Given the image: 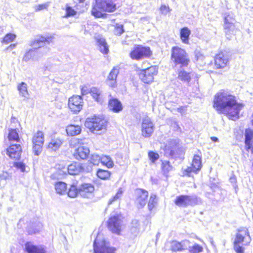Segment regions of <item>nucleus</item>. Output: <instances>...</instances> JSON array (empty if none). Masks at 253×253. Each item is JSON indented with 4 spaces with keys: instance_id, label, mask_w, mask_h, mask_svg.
I'll use <instances>...</instances> for the list:
<instances>
[{
    "instance_id": "nucleus-1",
    "label": "nucleus",
    "mask_w": 253,
    "mask_h": 253,
    "mask_svg": "<svg viewBox=\"0 0 253 253\" xmlns=\"http://www.w3.org/2000/svg\"><path fill=\"white\" fill-rule=\"evenodd\" d=\"M214 108L220 114L227 115L232 120L239 117V113L243 106L237 102L235 96L226 91L217 93L214 99Z\"/></svg>"
},
{
    "instance_id": "nucleus-2",
    "label": "nucleus",
    "mask_w": 253,
    "mask_h": 253,
    "mask_svg": "<svg viewBox=\"0 0 253 253\" xmlns=\"http://www.w3.org/2000/svg\"><path fill=\"white\" fill-rule=\"evenodd\" d=\"M52 37H45L37 36L34 40L30 41V45L33 48L25 53L23 60L28 62L30 60H38L40 57L46 54L50 51V48L45 46L52 42Z\"/></svg>"
},
{
    "instance_id": "nucleus-3",
    "label": "nucleus",
    "mask_w": 253,
    "mask_h": 253,
    "mask_svg": "<svg viewBox=\"0 0 253 253\" xmlns=\"http://www.w3.org/2000/svg\"><path fill=\"white\" fill-rule=\"evenodd\" d=\"M251 238L247 228L241 227L237 230L233 243V248L236 253H244L243 246H248L251 242Z\"/></svg>"
},
{
    "instance_id": "nucleus-4",
    "label": "nucleus",
    "mask_w": 253,
    "mask_h": 253,
    "mask_svg": "<svg viewBox=\"0 0 253 253\" xmlns=\"http://www.w3.org/2000/svg\"><path fill=\"white\" fill-rule=\"evenodd\" d=\"M91 14L96 18L103 16L102 12H112L116 9V5L113 0H94Z\"/></svg>"
},
{
    "instance_id": "nucleus-5",
    "label": "nucleus",
    "mask_w": 253,
    "mask_h": 253,
    "mask_svg": "<svg viewBox=\"0 0 253 253\" xmlns=\"http://www.w3.org/2000/svg\"><path fill=\"white\" fill-rule=\"evenodd\" d=\"M171 60L175 67L180 68L188 66L190 62L185 50L177 46L171 48Z\"/></svg>"
},
{
    "instance_id": "nucleus-6",
    "label": "nucleus",
    "mask_w": 253,
    "mask_h": 253,
    "mask_svg": "<svg viewBox=\"0 0 253 253\" xmlns=\"http://www.w3.org/2000/svg\"><path fill=\"white\" fill-rule=\"evenodd\" d=\"M174 203L179 207L187 208L189 206L194 207L201 205L202 201L201 198L196 195H181L176 197Z\"/></svg>"
},
{
    "instance_id": "nucleus-7",
    "label": "nucleus",
    "mask_w": 253,
    "mask_h": 253,
    "mask_svg": "<svg viewBox=\"0 0 253 253\" xmlns=\"http://www.w3.org/2000/svg\"><path fill=\"white\" fill-rule=\"evenodd\" d=\"M85 126L93 133L105 130L107 126V122L103 118L94 116L87 118L84 123Z\"/></svg>"
},
{
    "instance_id": "nucleus-8",
    "label": "nucleus",
    "mask_w": 253,
    "mask_h": 253,
    "mask_svg": "<svg viewBox=\"0 0 253 253\" xmlns=\"http://www.w3.org/2000/svg\"><path fill=\"white\" fill-rule=\"evenodd\" d=\"M152 54V51L149 47L138 45L134 47L130 52V57L132 59L140 60L144 58L149 57Z\"/></svg>"
},
{
    "instance_id": "nucleus-9",
    "label": "nucleus",
    "mask_w": 253,
    "mask_h": 253,
    "mask_svg": "<svg viewBox=\"0 0 253 253\" xmlns=\"http://www.w3.org/2000/svg\"><path fill=\"white\" fill-rule=\"evenodd\" d=\"M93 250L94 253H115L116 249L110 247L109 243L104 240L99 241L97 236L93 243Z\"/></svg>"
},
{
    "instance_id": "nucleus-10",
    "label": "nucleus",
    "mask_w": 253,
    "mask_h": 253,
    "mask_svg": "<svg viewBox=\"0 0 253 253\" xmlns=\"http://www.w3.org/2000/svg\"><path fill=\"white\" fill-rule=\"evenodd\" d=\"M122 220L119 214L111 215L108 220V228L112 233L119 234Z\"/></svg>"
},
{
    "instance_id": "nucleus-11",
    "label": "nucleus",
    "mask_w": 253,
    "mask_h": 253,
    "mask_svg": "<svg viewBox=\"0 0 253 253\" xmlns=\"http://www.w3.org/2000/svg\"><path fill=\"white\" fill-rule=\"evenodd\" d=\"M158 70L156 66H151L146 69L142 70L139 74V78L145 84H149L153 82L154 76L156 75Z\"/></svg>"
},
{
    "instance_id": "nucleus-12",
    "label": "nucleus",
    "mask_w": 253,
    "mask_h": 253,
    "mask_svg": "<svg viewBox=\"0 0 253 253\" xmlns=\"http://www.w3.org/2000/svg\"><path fill=\"white\" fill-rule=\"evenodd\" d=\"M83 105V99L81 96L73 95L69 98L68 106L74 113H79L82 109Z\"/></svg>"
},
{
    "instance_id": "nucleus-13",
    "label": "nucleus",
    "mask_w": 253,
    "mask_h": 253,
    "mask_svg": "<svg viewBox=\"0 0 253 253\" xmlns=\"http://www.w3.org/2000/svg\"><path fill=\"white\" fill-rule=\"evenodd\" d=\"M135 204L138 209L143 208L147 201L148 192L147 191L138 188L135 191Z\"/></svg>"
},
{
    "instance_id": "nucleus-14",
    "label": "nucleus",
    "mask_w": 253,
    "mask_h": 253,
    "mask_svg": "<svg viewBox=\"0 0 253 253\" xmlns=\"http://www.w3.org/2000/svg\"><path fill=\"white\" fill-rule=\"evenodd\" d=\"M141 127L142 135L145 137H149L154 131V125L151 119L147 117L143 119Z\"/></svg>"
},
{
    "instance_id": "nucleus-15",
    "label": "nucleus",
    "mask_w": 253,
    "mask_h": 253,
    "mask_svg": "<svg viewBox=\"0 0 253 253\" xmlns=\"http://www.w3.org/2000/svg\"><path fill=\"white\" fill-rule=\"evenodd\" d=\"M22 147L20 144H11L6 149L7 155L11 159L19 160L21 157Z\"/></svg>"
},
{
    "instance_id": "nucleus-16",
    "label": "nucleus",
    "mask_w": 253,
    "mask_h": 253,
    "mask_svg": "<svg viewBox=\"0 0 253 253\" xmlns=\"http://www.w3.org/2000/svg\"><path fill=\"white\" fill-rule=\"evenodd\" d=\"M228 62V56L223 52L217 54L214 58L215 66L217 69L225 67Z\"/></svg>"
},
{
    "instance_id": "nucleus-17",
    "label": "nucleus",
    "mask_w": 253,
    "mask_h": 253,
    "mask_svg": "<svg viewBox=\"0 0 253 253\" xmlns=\"http://www.w3.org/2000/svg\"><path fill=\"white\" fill-rule=\"evenodd\" d=\"M94 191V187L90 183H84L79 187V194L84 198H88Z\"/></svg>"
},
{
    "instance_id": "nucleus-18",
    "label": "nucleus",
    "mask_w": 253,
    "mask_h": 253,
    "mask_svg": "<svg viewBox=\"0 0 253 253\" xmlns=\"http://www.w3.org/2000/svg\"><path fill=\"white\" fill-rule=\"evenodd\" d=\"M89 154V150L88 147L81 146L76 149L74 156L77 160H84L88 157Z\"/></svg>"
},
{
    "instance_id": "nucleus-19",
    "label": "nucleus",
    "mask_w": 253,
    "mask_h": 253,
    "mask_svg": "<svg viewBox=\"0 0 253 253\" xmlns=\"http://www.w3.org/2000/svg\"><path fill=\"white\" fill-rule=\"evenodd\" d=\"M245 144L247 150H251L253 153V130L246 129L245 133Z\"/></svg>"
},
{
    "instance_id": "nucleus-20",
    "label": "nucleus",
    "mask_w": 253,
    "mask_h": 253,
    "mask_svg": "<svg viewBox=\"0 0 253 253\" xmlns=\"http://www.w3.org/2000/svg\"><path fill=\"white\" fill-rule=\"evenodd\" d=\"M95 39L99 51L103 54H107L109 52V47L105 39L99 35L96 37Z\"/></svg>"
},
{
    "instance_id": "nucleus-21",
    "label": "nucleus",
    "mask_w": 253,
    "mask_h": 253,
    "mask_svg": "<svg viewBox=\"0 0 253 253\" xmlns=\"http://www.w3.org/2000/svg\"><path fill=\"white\" fill-rule=\"evenodd\" d=\"M90 93L96 101L101 104L104 102L105 95L100 89L92 87L90 89Z\"/></svg>"
},
{
    "instance_id": "nucleus-22",
    "label": "nucleus",
    "mask_w": 253,
    "mask_h": 253,
    "mask_svg": "<svg viewBox=\"0 0 253 253\" xmlns=\"http://www.w3.org/2000/svg\"><path fill=\"white\" fill-rule=\"evenodd\" d=\"M119 73L118 67H115L112 69L108 76V84L109 86L113 87L116 86V79Z\"/></svg>"
},
{
    "instance_id": "nucleus-23",
    "label": "nucleus",
    "mask_w": 253,
    "mask_h": 253,
    "mask_svg": "<svg viewBox=\"0 0 253 253\" xmlns=\"http://www.w3.org/2000/svg\"><path fill=\"white\" fill-rule=\"evenodd\" d=\"M108 107L110 109L116 113H118L123 109L121 102L116 98H112L109 100Z\"/></svg>"
},
{
    "instance_id": "nucleus-24",
    "label": "nucleus",
    "mask_w": 253,
    "mask_h": 253,
    "mask_svg": "<svg viewBox=\"0 0 253 253\" xmlns=\"http://www.w3.org/2000/svg\"><path fill=\"white\" fill-rule=\"evenodd\" d=\"M25 250L28 253H45L42 247L35 246L31 242L26 243Z\"/></svg>"
},
{
    "instance_id": "nucleus-25",
    "label": "nucleus",
    "mask_w": 253,
    "mask_h": 253,
    "mask_svg": "<svg viewBox=\"0 0 253 253\" xmlns=\"http://www.w3.org/2000/svg\"><path fill=\"white\" fill-rule=\"evenodd\" d=\"M67 169L71 175L78 174L82 171L81 164L78 162L73 163L68 166Z\"/></svg>"
},
{
    "instance_id": "nucleus-26",
    "label": "nucleus",
    "mask_w": 253,
    "mask_h": 253,
    "mask_svg": "<svg viewBox=\"0 0 253 253\" xmlns=\"http://www.w3.org/2000/svg\"><path fill=\"white\" fill-rule=\"evenodd\" d=\"M81 127L79 125H70L67 126L66 132L68 135L74 136L81 133Z\"/></svg>"
},
{
    "instance_id": "nucleus-27",
    "label": "nucleus",
    "mask_w": 253,
    "mask_h": 253,
    "mask_svg": "<svg viewBox=\"0 0 253 253\" xmlns=\"http://www.w3.org/2000/svg\"><path fill=\"white\" fill-rule=\"evenodd\" d=\"M192 166L193 168V172L197 173L200 170L202 167L201 158L200 156L195 155L194 156Z\"/></svg>"
},
{
    "instance_id": "nucleus-28",
    "label": "nucleus",
    "mask_w": 253,
    "mask_h": 253,
    "mask_svg": "<svg viewBox=\"0 0 253 253\" xmlns=\"http://www.w3.org/2000/svg\"><path fill=\"white\" fill-rule=\"evenodd\" d=\"M55 189L57 194L63 195L67 193V184L62 181H58L54 184Z\"/></svg>"
},
{
    "instance_id": "nucleus-29",
    "label": "nucleus",
    "mask_w": 253,
    "mask_h": 253,
    "mask_svg": "<svg viewBox=\"0 0 253 253\" xmlns=\"http://www.w3.org/2000/svg\"><path fill=\"white\" fill-rule=\"evenodd\" d=\"M178 78L181 81L186 82L188 84L191 80L190 73L188 72L183 69H180L178 71Z\"/></svg>"
},
{
    "instance_id": "nucleus-30",
    "label": "nucleus",
    "mask_w": 253,
    "mask_h": 253,
    "mask_svg": "<svg viewBox=\"0 0 253 253\" xmlns=\"http://www.w3.org/2000/svg\"><path fill=\"white\" fill-rule=\"evenodd\" d=\"M62 143L61 140L58 138L52 139L47 146L50 151H55L60 147Z\"/></svg>"
},
{
    "instance_id": "nucleus-31",
    "label": "nucleus",
    "mask_w": 253,
    "mask_h": 253,
    "mask_svg": "<svg viewBox=\"0 0 253 253\" xmlns=\"http://www.w3.org/2000/svg\"><path fill=\"white\" fill-rule=\"evenodd\" d=\"M185 241L179 242L176 241H173L171 243L170 249L172 252L181 251L185 249L184 246Z\"/></svg>"
},
{
    "instance_id": "nucleus-32",
    "label": "nucleus",
    "mask_w": 253,
    "mask_h": 253,
    "mask_svg": "<svg viewBox=\"0 0 253 253\" xmlns=\"http://www.w3.org/2000/svg\"><path fill=\"white\" fill-rule=\"evenodd\" d=\"M180 39L185 43L188 42L189 36L191 34L190 30L187 27H183L180 30Z\"/></svg>"
},
{
    "instance_id": "nucleus-33",
    "label": "nucleus",
    "mask_w": 253,
    "mask_h": 253,
    "mask_svg": "<svg viewBox=\"0 0 253 253\" xmlns=\"http://www.w3.org/2000/svg\"><path fill=\"white\" fill-rule=\"evenodd\" d=\"M17 89L20 95L25 98H28L29 94L27 90V84L25 83L22 82L19 84Z\"/></svg>"
},
{
    "instance_id": "nucleus-34",
    "label": "nucleus",
    "mask_w": 253,
    "mask_h": 253,
    "mask_svg": "<svg viewBox=\"0 0 253 253\" xmlns=\"http://www.w3.org/2000/svg\"><path fill=\"white\" fill-rule=\"evenodd\" d=\"M33 143L43 144L44 134L42 131H38L33 136Z\"/></svg>"
},
{
    "instance_id": "nucleus-35",
    "label": "nucleus",
    "mask_w": 253,
    "mask_h": 253,
    "mask_svg": "<svg viewBox=\"0 0 253 253\" xmlns=\"http://www.w3.org/2000/svg\"><path fill=\"white\" fill-rule=\"evenodd\" d=\"M8 138L10 141L14 140L16 142H19L20 139L19 134L16 129L11 128L9 130Z\"/></svg>"
},
{
    "instance_id": "nucleus-36",
    "label": "nucleus",
    "mask_w": 253,
    "mask_h": 253,
    "mask_svg": "<svg viewBox=\"0 0 253 253\" xmlns=\"http://www.w3.org/2000/svg\"><path fill=\"white\" fill-rule=\"evenodd\" d=\"M235 23H224V28L226 35L233 34L235 31Z\"/></svg>"
},
{
    "instance_id": "nucleus-37",
    "label": "nucleus",
    "mask_w": 253,
    "mask_h": 253,
    "mask_svg": "<svg viewBox=\"0 0 253 253\" xmlns=\"http://www.w3.org/2000/svg\"><path fill=\"white\" fill-rule=\"evenodd\" d=\"M66 193L68 194L69 197L71 198H75L78 194H79V188H77L75 185H72L70 186L69 190Z\"/></svg>"
},
{
    "instance_id": "nucleus-38",
    "label": "nucleus",
    "mask_w": 253,
    "mask_h": 253,
    "mask_svg": "<svg viewBox=\"0 0 253 253\" xmlns=\"http://www.w3.org/2000/svg\"><path fill=\"white\" fill-rule=\"evenodd\" d=\"M97 175L99 178L105 180L110 176V172L108 170L99 169L97 172Z\"/></svg>"
},
{
    "instance_id": "nucleus-39",
    "label": "nucleus",
    "mask_w": 253,
    "mask_h": 253,
    "mask_svg": "<svg viewBox=\"0 0 253 253\" xmlns=\"http://www.w3.org/2000/svg\"><path fill=\"white\" fill-rule=\"evenodd\" d=\"M172 167L170 165V163L168 161H164L162 162V169L164 174L168 173L170 170H171Z\"/></svg>"
},
{
    "instance_id": "nucleus-40",
    "label": "nucleus",
    "mask_w": 253,
    "mask_h": 253,
    "mask_svg": "<svg viewBox=\"0 0 253 253\" xmlns=\"http://www.w3.org/2000/svg\"><path fill=\"white\" fill-rule=\"evenodd\" d=\"M100 157L96 154L92 155L90 160L88 161L92 166H97L100 162Z\"/></svg>"
},
{
    "instance_id": "nucleus-41",
    "label": "nucleus",
    "mask_w": 253,
    "mask_h": 253,
    "mask_svg": "<svg viewBox=\"0 0 253 253\" xmlns=\"http://www.w3.org/2000/svg\"><path fill=\"white\" fill-rule=\"evenodd\" d=\"M93 166L88 161L84 164H81L82 171L81 172H90L92 170Z\"/></svg>"
},
{
    "instance_id": "nucleus-42",
    "label": "nucleus",
    "mask_w": 253,
    "mask_h": 253,
    "mask_svg": "<svg viewBox=\"0 0 253 253\" xmlns=\"http://www.w3.org/2000/svg\"><path fill=\"white\" fill-rule=\"evenodd\" d=\"M156 203V196L154 194H152L150 196L148 204V209L150 211H151L153 210Z\"/></svg>"
},
{
    "instance_id": "nucleus-43",
    "label": "nucleus",
    "mask_w": 253,
    "mask_h": 253,
    "mask_svg": "<svg viewBox=\"0 0 253 253\" xmlns=\"http://www.w3.org/2000/svg\"><path fill=\"white\" fill-rule=\"evenodd\" d=\"M203 251V248L197 244H194L193 246L189 247L190 253H200Z\"/></svg>"
},
{
    "instance_id": "nucleus-44",
    "label": "nucleus",
    "mask_w": 253,
    "mask_h": 253,
    "mask_svg": "<svg viewBox=\"0 0 253 253\" xmlns=\"http://www.w3.org/2000/svg\"><path fill=\"white\" fill-rule=\"evenodd\" d=\"M100 162L106 165L108 167H112L113 166V162L111 158L109 156H103L101 158Z\"/></svg>"
},
{
    "instance_id": "nucleus-45",
    "label": "nucleus",
    "mask_w": 253,
    "mask_h": 253,
    "mask_svg": "<svg viewBox=\"0 0 253 253\" xmlns=\"http://www.w3.org/2000/svg\"><path fill=\"white\" fill-rule=\"evenodd\" d=\"M33 151L36 155H39L42 151L43 144L33 143Z\"/></svg>"
},
{
    "instance_id": "nucleus-46",
    "label": "nucleus",
    "mask_w": 253,
    "mask_h": 253,
    "mask_svg": "<svg viewBox=\"0 0 253 253\" xmlns=\"http://www.w3.org/2000/svg\"><path fill=\"white\" fill-rule=\"evenodd\" d=\"M148 157L151 163H155L159 158V155L154 151H149L148 152Z\"/></svg>"
},
{
    "instance_id": "nucleus-47",
    "label": "nucleus",
    "mask_w": 253,
    "mask_h": 253,
    "mask_svg": "<svg viewBox=\"0 0 253 253\" xmlns=\"http://www.w3.org/2000/svg\"><path fill=\"white\" fill-rule=\"evenodd\" d=\"M124 32L123 25L122 24H116L115 26L114 31V34L118 36L121 35Z\"/></svg>"
},
{
    "instance_id": "nucleus-48",
    "label": "nucleus",
    "mask_w": 253,
    "mask_h": 253,
    "mask_svg": "<svg viewBox=\"0 0 253 253\" xmlns=\"http://www.w3.org/2000/svg\"><path fill=\"white\" fill-rule=\"evenodd\" d=\"M122 194H123V191L120 188V189H119V190H118L117 193L116 194V195L112 198L110 199V200L108 202V205H111L114 202L118 200H119L122 197Z\"/></svg>"
},
{
    "instance_id": "nucleus-49",
    "label": "nucleus",
    "mask_w": 253,
    "mask_h": 253,
    "mask_svg": "<svg viewBox=\"0 0 253 253\" xmlns=\"http://www.w3.org/2000/svg\"><path fill=\"white\" fill-rule=\"evenodd\" d=\"M66 12L65 17L74 16L77 14V12L72 7L68 5L66 6Z\"/></svg>"
},
{
    "instance_id": "nucleus-50",
    "label": "nucleus",
    "mask_w": 253,
    "mask_h": 253,
    "mask_svg": "<svg viewBox=\"0 0 253 253\" xmlns=\"http://www.w3.org/2000/svg\"><path fill=\"white\" fill-rule=\"evenodd\" d=\"M15 38V35L11 33L7 34L3 38L2 42L5 43H8L11 42H12L14 40Z\"/></svg>"
},
{
    "instance_id": "nucleus-51",
    "label": "nucleus",
    "mask_w": 253,
    "mask_h": 253,
    "mask_svg": "<svg viewBox=\"0 0 253 253\" xmlns=\"http://www.w3.org/2000/svg\"><path fill=\"white\" fill-rule=\"evenodd\" d=\"M37 224V227L33 228V229H31V228L28 229V232L29 234H35V233L39 232L40 229L42 227V225L39 222Z\"/></svg>"
},
{
    "instance_id": "nucleus-52",
    "label": "nucleus",
    "mask_w": 253,
    "mask_h": 253,
    "mask_svg": "<svg viewBox=\"0 0 253 253\" xmlns=\"http://www.w3.org/2000/svg\"><path fill=\"white\" fill-rule=\"evenodd\" d=\"M13 166L20 169L22 172H24L25 170V165L22 162H14Z\"/></svg>"
},
{
    "instance_id": "nucleus-53",
    "label": "nucleus",
    "mask_w": 253,
    "mask_h": 253,
    "mask_svg": "<svg viewBox=\"0 0 253 253\" xmlns=\"http://www.w3.org/2000/svg\"><path fill=\"white\" fill-rule=\"evenodd\" d=\"M11 178V174L7 171H2V172L0 174V180H7Z\"/></svg>"
},
{
    "instance_id": "nucleus-54",
    "label": "nucleus",
    "mask_w": 253,
    "mask_h": 253,
    "mask_svg": "<svg viewBox=\"0 0 253 253\" xmlns=\"http://www.w3.org/2000/svg\"><path fill=\"white\" fill-rule=\"evenodd\" d=\"M160 10L161 13L164 15H167L169 12H170L171 10L169 6L166 5H162Z\"/></svg>"
},
{
    "instance_id": "nucleus-55",
    "label": "nucleus",
    "mask_w": 253,
    "mask_h": 253,
    "mask_svg": "<svg viewBox=\"0 0 253 253\" xmlns=\"http://www.w3.org/2000/svg\"><path fill=\"white\" fill-rule=\"evenodd\" d=\"M235 23V19L230 14H225L224 17V23Z\"/></svg>"
},
{
    "instance_id": "nucleus-56",
    "label": "nucleus",
    "mask_w": 253,
    "mask_h": 253,
    "mask_svg": "<svg viewBox=\"0 0 253 253\" xmlns=\"http://www.w3.org/2000/svg\"><path fill=\"white\" fill-rule=\"evenodd\" d=\"M130 232L132 235V237L134 238L137 236L139 232V228L137 227H131L130 228Z\"/></svg>"
},
{
    "instance_id": "nucleus-57",
    "label": "nucleus",
    "mask_w": 253,
    "mask_h": 253,
    "mask_svg": "<svg viewBox=\"0 0 253 253\" xmlns=\"http://www.w3.org/2000/svg\"><path fill=\"white\" fill-rule=\"evenodd\" d=\"M49 6V3H45L44 4H39L38 6L37 10H41L44 9H47Z\"/></svg>"
},
{
    "instance_id": "nucleus-58",
    "label": "nucleus",
    "mask_w": 253,
    "mask_h": 253,
    "mask_svg": "<svg viewBox=\"0 0 253 253\" xmlns=\"http://www.w3.org/2000/svg\"><path fill=\"white\" fill-rule=\"evenodd\" d=\"M192 172H193V168L192 166V167H188L187 169H186L184 170V174L188 176H190Z\"/></svg>"
},
{
    "instance_id": "nucleus-59",
    "label": "nucleus",
    "mask_w": 253,
    "mask_h": 253,
    "mask_svg": "<svg viewBox=\"0 0 253 253\" xmlns=\"http://www.w3.org/2000/svg\"><path fill=\"white\" fill-rule=\"evenodd\" d=\"M205 60V56H204V58H200L198 59H196L197 61V64L198 65H200V66H204L206 64V62L204 61Z\"/></svg>"
},
{
    "instance_id": "nucleus-60",
    "label": "nucleus",
    "mask_w": 253,
    "mask_h": 253,
    "mask_svg": "<svg viewBox=\"0 0 253 253\" xmlns=\"http://www.w3.org/2000/svg\"><path fill=\"white\" fill-rule=\"evenodd\" d=\"M81 92L83 95H86L88 93H90V90H89L87 86H84L81 88Z\"/></svg>"
},
{
    "instance_id": "nucleus-61",
    "label": "nucleus",
    "mask_w": 253,
    "mask_h": 253,
    "mask_svg": "<svg viewBox=\"0 0 253 253\" xmlns=\"http://www.w3.org/2000/svg\"><path fill=\"white\" fill-rule=\"evenodd\" d=\"M131 227H137V228H139V221L137 219H133L131 222Z\"/></svg>"
},
{
    "instance_id": "nucleus-62",
    "label": "nucleus",
    "mask_w": 253,
    "mask_h": 253,
    "mask_svg": "<svg viewBox=\"0 0 253 253\" xmlns=\"http://www.w3.org/2000/svg\"><path fill=\"white\" fill-rule=\"evenodd\" d=\"M195 57L196 59H198L199 58H204V55L200 52H197L196 53Z\"/></svg>"
},
{
    "instance_id": "nucleus-63",
    "label": "nucleus",
    "mask_w": 253,
    "mask_h": 253,
    "mask_svg": "<svg viewBox=\"0 0 253 253\" xmlns=\"http://www.w3.org/2000/svg\"><path fill=\"white\" fill-rule=\"evenodd\" d=\"M211 140L214 142H218V138L216 137H215V136H212L211 137Z\"/></svg>"
},
{
    "instance_id": "nucleus-64",
    "label": "nucleus",
    "mask_w": 253,
    "mask_h": 253,
    "mask_svg": "<svg viewBox=\"0 0 253 253\" xmlns=\"http://www.w3.org/2000/svg\"><path fill=\"white\" fill-rule=\"evenodd\" d=\"M15 44H11L7 48V49H12L14 48L15 47Z\"/></svg>"
}]
</instances>
